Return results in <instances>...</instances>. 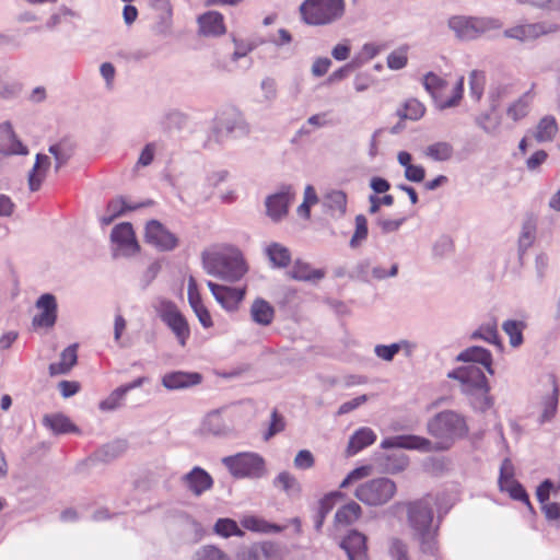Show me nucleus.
<instances>
[{"label":"nucleus","mask_w":560,"mask_h":560,"mask_svg":"<svg viewBox=\"0 0 560 560\" xmlns=\"http://www.w3.org/2000/svg\"><path fill=\"white\" fill-rule=\"evenodd\" d=\"M427 430L435 439L434 442L419 435H398L383 440L381 447L416 450L423 453L442 452L450 450L469 432L465 417L453 410L435 415L428 421Z\"/></svg>","instance_id":"1"},{"label":"nucleus","mask_w":560,"mask_h":560,"mask_svg":"<svg viewBox=\"0 0 560 560\" xmlns=\"http://www.w3.org/2000/svg\"><path fill=\"white\" fill-rule=\"evenodd\" d=\"M435 499L425 495L406 503L407 521L412 539L418 544L420 552L436 556L439 551L440 521L434 522L433 506Z\"/></svg>","instance_id":"2"},{"label":"nucleus","mask_w":560,"mask_h":560,"mask_svg":"<svg viewBox=\"0 0 560 560\" xmlns=\"http://www.w3.org/2000/svg\"><path fill=\"white\" fill-rule=\"evenodd\" d=\"M201 260L208 275L224 281L236 282L247 272L242 253L234 247L205 250Z\"/></svg>","instance_id":"3"},{"label":"nucleus","mask_w":560,"mask_h":560,"mask_svg":"<svg viewBox=\"0 0 560 560\" xmlns=\"http://www.w3.org/2000/svg\"><path fill=\"white\" fill-rule=\"evenodd\" d=\"M447 376L460 383L462 392L465 395L477 399V401H472L475 408L486 410L491 407L492 400L488 396L490 388L480 366L475 364L462 366L450 372Z\"/></svg>","instance_id":"4"},{"label":"nucleus","mask_w":560,"mask_h":560,"mask_svg":"<svg viewBox=\"0 0 560 560\" xmlns=\"http://www.w3.org/2000/svg\"><path fill=\"white\" fill-rule=\"evenodd\" d=\"M501 26L502 22L491 16L452 15L447 19L448 30L460 42L475 40Z\"/></svg>","instance_id":"5"},{"label":"nucleus","mask_w":560,"mask_h":560,"mask_svg":"<svg viewBox=\"0 0 560 560\" xmlns=\"http://www.w3.org/2000/svg\"><path fill=\"white\" fill-rule=\"evenodd\" d=\"M300 14L307 25H329L343 16L345 0H304Z\"/></svg>","instance_id":"6"},{"label":"nucleus","mask_w":560,"mask_h":560,"mask_svg":"<svg viewBox=\"0 0 560 560\" xmlns=\"http://www.w3.org/2000/svg\"><path fill=\"white\" fill-rule=\"evenodd\" d=\"M397 493V485L387 477H377L359 483L353 495L366 506L377 508L387 504Z\"/></svg>","instance_id":"7"},{"label":"nucleus","mask_w":560,"mask_h":560,"mask_svg":"<svg viewBox=\"0 0 560 560\" xmlns=\"http://www.w3.org/2000/svg\"><path fill=\"white\" fill-rule=\"evenodd\" d=\"M222 464L237 479H260L267 475L264 457L253 452L237 453L223 457Z\"/></svg>","instance_id":"8"},{"label":"nucleus","mask_w":560,"mask_h":560,"mask_svg":"<svg viewBox=\"0 0 560 560\" xmlns=\"http://www.w3.org/2000/svg\"><path fill=\"white\" fill-rule=\"evenodd\" d=\"M152 306L161 320L174 334L178 343L185 347L190 337V328L177 305L170 300L159 298L153 302Z\"/></svg>","instance_id":"9"},{"label":"nucleus","mask_w":560,"mask_h":560,"mask_svg":"<svg viewBox=\"0 0 560 560\" xmlns=\"http://www.w3.org/2000/svg\"><path fill=\"white\" fill-rule=\"evenodd\" d=\"M423 86L434 98L435 105L439 109L443 110L458 105L463 97L464 78L460 77L453 89V95L448 98H443L442 93L447 86V82L433 72H429L423 77Z\"/></svg>","instance_id":"10"},{"label":"nucleus","mask_w":560,"mask_h":560,"mask_svg":"<svg viewBox=\"0 0 560 560\" xmlns=\"http://www.w3.org/2000/svg\"><path fill=\"white\" fill-rule=\"evenodd\" d=\"M250 128L244 117L235 112L223 113L213 129L214 141L221 143L224 138H242L249 133Z\"/></svg>","instance_id":"11"},{"label":"nucleus","mask_w":560,"mask_h":560,"mask_svg":"<svg viewBox=\"0 0 560 560\" xmlns=\"http://www.w3.org/2000/svg\"><path fill=\"white\" fill-rule=\"evenodd\" d=\"M295 198L291 185H283L278 191L265 199L266 214L272 222L282 221L289 213V208Z\"/></svg>","instance_id":"12"},{"label":"nucleus","mask_w":560,"mask_h":560,"mask_svg":"<svg viewBox=\"0 0 560 560\" xmlns=\"http://www.w3.org/2000/svg\"><path fill=\"white\" fill-rule=\"evenodd\" d=\"M113 254L115 257H130L136 255L140 246L136 240L132 225L128 222L117 224L110 233Z\"/></svg>","instance_id":"13"},{"label":"nucleus","mask_w":560,"mask_h":560,"mask_svg":"<svg viewBox=\"0 0 560 560\" xmlns=\"http://www.w3.org/2000/svg\"><path fill=\"white\" fill-rule=\"evenodd\" d=\"M560 26L555 23H532L516 25L504 31V36L508 38L517 39L520 42H527L538 38L541 35L556 33Z\"/></svg>","instance_id":"14"},{"label":"nucleus","mask_w":560,"mask_h":560,"mask_svg":"<svg viewBox=\"0 0 560 560\" xmlns=\"http://www.w3.org/2000/svg\"><path fill=\"white\" fill-rule=\"evenodd\" d=\"M144 236L147 243L160 250H172L177 246L176 236L156 220L147 223Z\"/></svg>","instance_id":"15"},{"label":"nucleus","mask_w":560,"mask_h":560,"mask_svg":"<svg viewBox=\"0 0 560 560\" xmlns=\"http://www.w3.org/2000/svg\"><path fill=\"white\" fill-rule=\"evenodd\" d=\"M35 306L38 313L33 317V326L40 328L52 327L57 320L58 305L56 296L45 293L37 299Z\"/></svg>","instance_id":"16"},{"label":"nucleus","mask_w":560,"mask_h":560,"mask_svg":"<svg viewBox=\"0 0 560 560\" xmlns=\"http://www.w3.org/2000/svg\"><path fill=\"white\" fill-rule=\"evenodd\" d=\"M207 285L215 301L229 312L236 311L245 295V289L230 288L212 281H208Z\"/></svg>","instance_id":"17"},{"label":"nucleus","mask_w":560,"mask_h":560,"mask_svg":"<svg viewBox=\"0 0 560 560\" xmlns=\"http://www.w3.org/2000/svg\"><path fill=\"white\" fill-rule=\"evenodd\" d=\"M184 486L195 495L199 497L213 486L212 477L201 467H194L182 477Z\"/></svg>","instance_id":"18"},{"label":"nucleus","mask_w":560,"mask_h":560,"mask_svg":"<svg viewBox=\"0 0 560 560\" xmlns=\"http://www.w3.org/2000/svg\"><path fill=\"white\" fill-rule=\"evenodd\" d=\"M340 547L346 551L348 560H368L366 537L355 529L350 530Z\"/></svg>","instance_id":"19"},{"label":"nucleus","mask_w":560,"mask_h":560,"mask_svg":"<svg viewBox=\"0 0 560 560\" xmlns=\"http://www.w3.org/2000/svg\"><path fill=\"white\" fill-rule=\"evenodd\" d=\"M27 148L16 138L9 121L0 125V153L2 154H27Z\"/></svg>","instance_id":"20"},{"label":"nucleus","mask_w":560,"mask_h":560,"mask_svg":"<svg viewBox=\"0 0 560 560\" xmlns=\"http://www.w3.org/2000/svg\"><path fill=\"white\" fill-rule=\"evenodd\" d=\"M288 276L296 281L316 283L325 277V271L323 269H314L308 262L296 259L288 271Z\"/></svg>","instance_id":"21"},{"label":"nucleus","mask_w":560,"mask_h":560,"mask_svg":"<svg viewBox=\"0 0 560 560\" xmlns=\"http://www.w3.org/2000/svg\"><path fill=\"white\" fill-rule=\"evenodd\" d=\"M275 315V307L262 298H256L249 307L250 319L259 326H269Z\"/></svg>","instance_id":"22"},{"label":"nucleus","mask_w":560,"mask_h":560,"mask_svg":"<svg viewBox=\"0 0 560 560\" xmlns=\"http://www.w3.org/2000/svg\"><path fill=\"white\" fill-rule=\"evenodd\" d=\"M200 382L201 375L199 373H188L182 371L167 373L162 378L163 386L171 390L183 389L197 385Z\"/></svg>","instance_id":"23"},{"label":"nucleus","mask_w":560,"mask_h":560,"mask_svg":"<svg viewBox=\"0 0 560 560\" xmlns=\"http://www.w3.org/2000/svg\"><path fill=\"white\" fill-rule=\"evenodd\" d=\"M200 32L207 36H218L225 33L224 18L218 11H208L198 18Z\"/></svg>","instance_id":"24"},{"label":"nucleus","mask_w":560,"mask_h":560,"mask_svg":"<svg viewBox=\"0 0 560 560\" xmlns=\"http://www.w3.org/2000/svg\"><path fill=\"white\" fill-rule=\"evenodd\" d=\"M358 273L366 282L371 281L372 279L381 281L387 278L396 277L398 273V264L393 262L387 270L383 266L371 267L370 261L366 260L358 266Z\"/></svg>","instance_id":"25"},{"label":"nucleus","mask_w":560,"mask_h":560,"mask_svg":"<svg viewBox=\"0 0 560 560\" xmlns=\"http://www.w3.org/2000/svg\"><path fill=\"white\" fill-rule=\"evenodd\" d=\"M460 362H472L481 364L490 374H493L492 370V354L489 350L472 346L462 351L457 358Z\"/></svg>","instance_id":"26"},{"label":"nucleus","mask_w":560,"mask_h":560,"mask_svg":"<svg viewBox=\"0 0 560 560\" xmlns=\"http://www.w3.org/2000/svg\"><path fill=\"white\" fill-rule=\"evenodd\" d=\"M362 513L361 505L355 501H350L336 511L334 526L336 528L350 526L361 517Z\"/></svg>","instance_id":"27"},{"label":"nucleus","mask_w":560,"mask_h":560,"mask_svg":"<svg viewBox=\"0 0 560 560\" xmlns=\"http://www.w3.org/2000/svg\"><path fill=\"white\" fill-rule=\"evenodd\" d=\"M77 345H71L61 352L59 362L49 365V375L57 376L68 374L77 364Z\"/></svg>","instance_id":"28"},{"label":"nucleus","mask_w":560,"mask_h":560,"mask_svg":"<svg viewBox=\"0 0 560 560\" xmlns=\"http://www.w3.org/2000/svg\"><path fill=\"white\" fill-rule=\"evenodd\" d=\"M375 441L376 434L372 429L366 427L361 428L351 435L347 446V454L353 456Z\"/></svg>","instance_id":"29"},{"label":"nucleus","mask_w":560,"mask_h":560,"mask_svg":"<svg viewBox=\"0 0 560 560\" xmlns=\"http://www.w3.org/2000/svg\"><path fill=\"white\" fill-rule=\"evenodd\" d=\"M50 163L48 155L42 153L36 155L34 166L28 174V186L32 191H36L40 188Z\"/></svg>","instance_id":"30"},{"label":"nucleus","mask_w":560,"mask_h":560,"mask_svg":"<svg viewBox=\"0 0 560 560\" xmlns=\"http://www.w3.org/2000/svg\"><path fill=\"white\" fill-rule=\"evenodd\" d=\"M48 152L54 156L55 171L58 172L65 166L74 153V143L69 139H61L51 144Z\"/></svg>","instance_id":"31"},{"label":"nucleus","mask_w":560,"mask_h":560,"mask_svg":"<svg viewBox=\"0 0 560 560\" xmlns=\"http://www.w3.org/2000/svg\"><path fill=\"white\" fill-rule=\"evenodd\" d=\"M422 155L434 162H446L454 155V148L447 141H438L427 145Z\"/></svg>","instance_id":"32"},{"label":"nucleus","mask_w":560,"mask_h":560,"mask_svg":"<svg viewBox=\"0 0 560 560\" xmlns=\"http://www.w3.org/2000/svg\"><path fill=\"white\" fill-rule=\"evenodd\" d=\"M275 488L283 491L288 497L295 498L301 494V483L294 475L281 471L272 481Z\"/></svg>","instance_id":"33"},{"label":"nucleus","mask_w":560,"mask_h":560,"mask_svg":"<svg viewBox=\"0 0 560 560\" xmlns=\"http://www.w3.org/2000/svg\"><path fill=\"white\" fill-rule=\"evenodd\" d=\"M265 253L273 268H285L291 262V253L280 243H272L266 247Z\"/></svg>","instance_id":"34"},{"label":"nucleus","mask_w":560,"mask_h":560,"mask_svg":"<svg viewBox=\"0 0 560 560\" xmlns=\"http://www.w3.org/2000/svg\"><path fill=\"white\" fill-rule=\"evenodd\" d=\"M43 422L55 434L78 432V428L71 422V420L61 413L47 415L44 417Z\"/></svg>","instance_id":"35"},{"label":"nucleus","mask_w":560,"mask_h":560,"mask_svg":"<svg viewBox=\"0 0 560 560\" xmlns=\"http://www.w3.org/2000/svg\"><path fill=\"white\" fill-rule=\"evenodd\" d=\"M533 102L532 91H527L522 94L516 101H514L506 109V115L514 121H518L527 116L529 107Z\"/></svg>","instance_id":"36"},{"label":"nucleus","mask_w":560,"mask_h":560,"mask_svg":"<svg viewBox=\"0 0 560 560\" xmlns=\"http://www.w3.org/2000/svg\"><path fill=\"white\" fill-rule=\"evenodd\" d=\"M549 382L551 384V393L542 399V412L540 416V422L550 421L557 412L559 387L553 377H550Z\"/></svg>","instance_id":"37"},{"label":"nucleus","mask_w":560,"mask_h":560,"mask_svg":"<svg viewBox=\"0 0 560 560\" xmlns=\"http://www.w3.org/2000/svg\"><path fill=\"white\" fill-rule=\"evenodd\" d=\"M557 132V120L553 116L548 115L539 120L534 137L538 142H549L553 140Z\"/></svg>","instance_id":"38"},{"label":"nucleus","mask_w":560,"mask_h":560,"mask_svg":"<svg viewBox=\"0 0 560 560\" xmlns=\"http://www.w3.org/2000/svg\"><path fill=\"white\" fill-rule=\"evenodd\" d=\"M342 498V493L336 491L325 495L318 503V510L314 517V527L318 532L322 529L324 521L328 513L332 510L335 499Z\"/></svg>","instance_id":"39"},{"label":"nucleus","mask_w":560,"mask_h":560,"mask_svg":"<svg viewBox=\"0 0 560 560\" xmlns=\"http://www.w3.org/2000/svg\"><path fill=\"white\" fill-rule=\"evenodd\" d=\"M471 339H482L486 342L501 346L499 335H498V324L495 319L488 320L480 325L478 329H476L471 334Z\"/></svg>","instance_id":"40"},{"label":"nucleus","mask_w":560,"mask_h":560,"mask_svg":"<svg viewBox=\"0 0 560 560\" xmlns=\"http://www.w3.org/2000/svg\"><path fill=\"white\" fill-rule=\"evenodd\" d=\"M385 48L386 46L384 44L365 43L352 59V66L357 68L363 66L364 63L375 58Z\"/></svg>","instance_id":"41"},{"label":"nucleus","mask_w":560,"mask_h":560,"mask_svg":"<svg viewBox=\"0 0 560 560\" xmlns=\"http://www.w3.org/2000/svg\"><path fill=\"white\" fill-rule=\"evenodd\" d=\"M526 324L522 320L508 319L503 323L502 329L509 336L510 345L514 348L523 343V330Z\"/></svg>","instance_id":"42"},{"label":"nucleus","mask_w":560,"mask_h":560,"mask_svg":"<svg viewBox=\"0 0 560 560\" xmlns=\"http://www.w3.org/2000/svg\"><path fill=\"white\" fill-rule=\"evenodd\" d=\"M242 524L245 528L258 533H280L283 529V527L277 524L268 523L267 521L256 516L244 518Z\"/></svg>","instance_id":"43"},{"label":"nucleus","mask_w":560,"mask_h":560,"mask_svg":"<svg viewBox=\"0 0 560 560\" xmlns=\"http://www.w3.org/2000/svg\"><path fill=\"white\" fill-rule=\"evenodd\" d=\"M202 428L203 431L214 435L224 434L228 431V427L225 425L219 410L208 413L202 422Z\"/></svg>","instance_id":"44"},{"label":"nucleus","mask_w":560,"mask_h":560,"mask_svg":"<svg viewBox=\"0 0 560 560\" xmlns=\"http://www.w3.org/2000/svg\"><path fill=\"white\" fill-rule=\"evenodd\" d=\"M536 236V225L533 221H526L518 237V250L524 254L534 243Z\"/></svg>","instance_id":"45"},{"label":"nucleus","mask_w":560,"mask_h":560,"mask_svg":"<svg viewBox=\"0 0 560 560\" xmlns=\"http://www.w3.org/2000/svg\"><path fill=\"white\" fill-rule=\"evenodd\" d=\"M325 203L331 211L342 215L347 208V196L341 190H332L326 195Z\"/></svg>","instance_id":"46"},{"label":"nucleus","mask_w":560,"mask_h":560,"mask_svg":"<svg viewBox=\"0 0 560 560\" xmlns=\"http://www.w3.org/2000/svg\"><path fill=\"white\" fill-rule=\"evenodd\" d=\"M214 532L222 537L243 536L242 529L231 518H219L214 525Z\"/></svg>","instance_id":"47"},{"label":"nucleus","mask_w":560,"mask_h":560,"mask_svg":"<svg viewBox=\"0 0 560 560\" xmlns=\"http://www.w3.org/2000/svg\"><path fill=\"white\" fill-rule=\"evenodd\" d=\"M191 560H230L229 556L215 546H202L199 548Z\"/></svg>","instance_id":"48"},{"label":"nucleus","mask_w":560,"mask_h":560,"mask_svg":"<svg viewBox=\"0 0 560 560\" xmlns=\"http://www.w3.org/2000/svg\"><path fill=\"white\" fill-rule=\"evenodd\" d=\"M126 393L119 386L114 389L104 400L100 402V409L103 411H114L122 406Z\"/></svg>","instance_id":"49"},{"label":"nucleus","mask_w":560,"mask_h":560,"mask_svg":"<svg viewBox=\"0 0 560 560\" xmlns=\"http://www.w3.org/2000/svg\"><path fill=\"white\" fill-rule=\"evenodd\" d=\"M368 220L364 215L359 214L355 217V231L350 240L352 248L359 247L368 237Z\"/></svg>","instance_id":"50"},{"label":"nucleus","mask_w":560,"mask_h":560,"mask_svg":"<svg viewBox=\"0 0 560 560\" xmlns=\"http://www.w3.org/2000/svg\"><path fill=\"white\" fill-rule=\"evenodd\" d=\"M408 48L406 46L399 47L398 49H395L387 56V67L390 70H401L404 69L408 63V56H407Z\"/></svg>","instance_id":"51"},{"label":"nucleus","mask_w":560,"mask_h":560,"mask_svg":"<svg viewBox=\"0 0 560 560\" xmlns=\"http://www.w3.org/2000/svg\"><path fill=\"white\" fill-rule=\"evenodd\" d=\"M388 552L392 560H410L408 545L399 538L389 540Z\"/></svg>","instance_id":"52"},{"label":"nucleus","mask_w":560,"mask_h":560,"mask_svg":"<svg viewBox=\"0 0 560 560\" xmlns=\"http://www.w3.org/2000/svg\"><path fill=\"white\" fill-rule=\"evenodd\" d=\"M127 327V322L121 314H116L114 318V341L119 348H128L129 342L122 339V334Z\"/></svg>","instance_id":"53"},{"label":"nucleus","mask_w":560,"mask_h":560,"mask_svg":"<svg viewBox=\"0 0 560 560\" xmlns=\"http://www.w3.org/2000/svg\"><path fill=\"white\" fill-rule=\"evenodd\" d=\"M68 16H75V13L67 8L66 5H61L58 11L52 13L47 20L45 26L49 31L56 30V27Z\"/></svg>","instance_id":"54"},{"label":"nucleus","mask_w":560,"mask_h":560,"mask_svg":"<svg viewBox=\"0 0 560 560\" xmlns=\"http://www.w3.org/2000/svg\"><path fill=\"white\" fill-rule=\"evenodd\" d=\"M470 93L477 101L481 98L483 93L485 77L481 72L474 70L469 74Z\"/></svg>","instance_id":"55"},{"label":"nucleus","mask_w":560,"mask_h":560,"mask_svg":"<svg viewBox=\"0 0 560 560\" xmlns=\"http://www.w3.org/2000/svg\"><path fill=\"white\" fill-rule=\"evenodd\" d=\"M424 106L417 100H409L405 105L404 118L417 120L424 115Z\"/></svg>","instance_id":"56"},{"label":"nucleus","mask_w":560,"mask_h":560,"mask_svg":"<svg viewBox=\"0 0 560 560\" xmlns=\"http://www.w3.org/2000/svg\"><path fill=\"white\" fill-rule=\"evenodd\" d=\"M258 548L261 555V559L265 558L267 560H281L282 559V550L281 548L273 542H262L258 544Z\"/></svg>","instance_id":"57"},{"label":"nucleus","mask_w":560,"mask_h":560,"mask_svg":"<svg viewBox=\"0 0 560 560\" xmlns=\"http://www.w3.org/2000/svg\"><path fill=\"white\" fill-rule=\"evenodd\" d=\"M398 352L399 346H397L396 342L392 345H376L374 347L375 355L386 362L393 361Z\"/></svg>","instance_id":"58"},{"label":"nucleus","mask_w":560,"mask_h":560,"mask_svg":"<svg viewBox=\"0 0 560 560\" xmlns=\"http://www.w3.org/2000/svg\"><path fill=\"white\" fill-rule=\"evenodd\" d=\"M156 153V144L154 142H149L144 145L142 151L140 152V155L138 158V161L136 163V167H145L149 166L155 156Z\"/></svg>","instance_id":"59"},{"label":"nucleus","mask_w":560,"mask_h":560,"mask_svg":"<svg viewBox=\"0 0 560 560\" xmlns=\"http://www.w3.org/2000/svg\"><path fill=\"white\" fill-rule=\"evenodd\" d=\"M187 295L189 305L192 310L203 305L196 279L192 276L188 279Z\"/></svg>","instance_id":"60"},{"label":"nucleus","mask_w":560,"mask_h":560,"mask_svg":"<svg viewBox=\"0 0 560 560\" xmlns=\"http://www.w3.org/2000/svg\"><path fill=\"white\" fill-rule=\"evenodd\" d=\"M370 467L361 466L351 470L347 477L341 481L340 488L345 489L355 481L362 480L370 475Z\"/></svg>","instance_id":"61"},{"label":"nucleus","mask_w":560,"mask_h":560,"mask_svg":"<svg viewBox=\"0 0 560 560\" xmlns=\"http://www.w3.org/2000/svg\"><path fill=\"white\" fill-rule=\"evenodd\" d=\"M405 218L398 219H387V218H378L377 225L380 226L383 234H388L396 232L400 229V226L405 222Z\"/></svg>","instance_id":"62"},{"label":"nucleus","mask_w":560,"mask_h":560,"mask_svg":"<svg viewBox=\"0 0 560 560\" xmlns=\"http://www.w3.org/2000/svg\"><path fill=\"white\" fill-rule=\"evenodd\" d=\"M476 124L487 133H494L499 128V120L493 119L490 114H481L476 118Z\"/></svg>","instance_id":"63"},{"label":"nucleus","mask_w":560,"mask_h":560,"mask_svg":"<svg viewBox=\"0 0 560 560\" xmlns=\"http://www.w3.org/2000/svg\"><path fill=\"white\" fill-rule=\"evenodd\" d=\"M237 560H261V555L258 548V544H254L248 547H243L236 556Z\"/></svg>","instance_id":"64"}]
</instances>
